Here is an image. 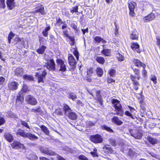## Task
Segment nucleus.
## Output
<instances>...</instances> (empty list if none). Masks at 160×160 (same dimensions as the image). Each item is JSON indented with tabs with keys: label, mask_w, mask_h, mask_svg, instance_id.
I'll return each instance as SVG.
<instances>
[{
	"label": "nucleus",
	"mask_w": 160,
	"mask_h": 160,
	"mask_svg": "<svg viewBox=\"0 0 160 160\" xmlns=\"http://www.w3.org/2000/svg\"><path fill=\"white\" fill-rule=\"evenodd\" d=\"M112 102L113 104L115 110L117 111V112L115 113L114 114L122 116L123 114V112L119 101L117 100L113 99L112 100Z\"/></svg>",
	"instance_id": "nucleus-1"
},
{
	"label": "nucleus",
	"mask_w": 160,
	"mask_h": 160,
	"mask_svg": "<svg viewBox=\"0 0 160 160\" xmlns=\"http://www.w3.org/2000/svg\"><path fill=\"white\" fill-rule=\"evenodd\" d=\"M129 132L132 136L137 139H140L142 135L141 131L138 129H130Z\"/></svg>",
	"instance_id": "nucleus-2"
},
{
	"label": "nucleus",
	"mask_w": 160,
	"mask_h": 160,
	"mask_svg": "<svg viewBox=\"0 0 160 160\" xmlns=\"http://www.w3.org/2000/svg\"><path fill=\"white\" fill-rule=\"evenodd\" d=\"M25 99L27 103L31 105L34 106L36 105L38 103L37 99L32 95H27Z\"/></svg>",
	"instance_id": "nucleus-3"
},
{
	"label": "nucleus",
	"mask_w": 160,
	"mask_h": 160,
	"mask_svg": "<svg viewBox=\"0 0 160 160\" xmlns=\"http://www.w3.org/2000/svg\"><path fill=\"white\" fill-rule=\"evenodd\" d=\"M90 139L92 142L95 143H101L103 140L102 136L98 134L92 135Z\"/></svg>",
	"instance_id": "nucleus-4"
},
{
	"label": "nucleus",
	"mask_w": 160,
	"mask_h": 160,
	"mask_svg": "<svg viewBox=\"0 0 160 160\" xmlns=\"http://www.w3.org/2000/svg\"><path fill=\"white\" fill-rule=\"evenodd\" d=\"M47 74V72L45 70H43L41 74L38 72L36 73L35 76L38 79V83L44 82L43 79L45 78Z\"/></svg>",
	"instance_id": "nucleus-5"
},
{
	"label": "nucleus",
	"mask_w": 160,
	"mask_h": 160,
	"mask_svg": "<svg viewBox=\"0 0 160 160\" xmlns=\"http://www.w3.org/2000/svg\"><path fill=\"white\" fill-rule=\"evenodd\" d=\"M18 83L15 81L9 82L8 83V88L10 90H17L18 87Z\"/></svg>",
	"instance_id": "nucleus-6"
},
{
	"label": "nucleus",
	"mask_w": 160,
	"mask_h": 160,
	"mask_svg": "<svg viewBox=\"0 0 160 160\" xmlns=\"http://www.w3.org/2000/svg\"><path fill=\"white\" fill-rule=\"evenodd\" d=\"M11 146L13 148L15 149H24L25 148L23 144L17 141H14L12 144Z\"/></svg>",
	"instance_id": "nucleus-7"
},
{
	"label": "nucleus",
	"mask_w": 160,
	"mask_h": 160,
	"mask_svg": "<svg viewBox=\"0 0 160 160\" xmlns=\"http://www.w3.org/2000/svg\"><path fill=\"white\" fill-rule=\"evenodd\" d=\"M57 62L60 67L59 71H65L66 70V66L64 62L61 59H58Z\"/></svg>",
	"instance_id": "nucleus-8"
},
{
	"label": "nucleus",
	"mask_w": 160,
	"mask_h": 160,
	"mask_svg": "<svg viewBox=\"0 0 160 160\" xmlns=\"http://www.w3.org/2000/svg\"><path fill=\"white\" fill-rule=\"evenodd\" d=\"M47 68L49 70H55V63L53 59H50L48 61Z\"/></svg>",
	"instance_id": "nucleus-9"
},
{
	"label": "nucleus",
	"mask_w": 160,
	"mask_h": 160,
	"mask_svg": "<svg viewBox=\"0 0 160 160\" xmlns=\"http://www.w3.org/2000/svg\"><path fill=\"white\" fill-rule=\"evenodd\" d=\"M155 16L153 13H151L148 16L143 18V21L145 22H147L153 20L155 18Z\"/></svg>",
	"instance_id": "nucleus-10"
},
{
	"label": "nucleus",
	"mask_w": 160,
	"mask_h": 160,
	"mask_svg": "<svg viewBox=\"0 0 160 160\" xmlns=\"http://www.w3.org/2000/svg\"><path fill=\"white\" fill-rule=\"evenodd\" d=\"M40 151L43 153L50 155H54L55 153L52 151H49L47 148H41L40 149Z\"/></svg>",
	"instance_id": "nucleus-11"
},
{
	"label": "nucleus",
	"mask_w": 160,
	"mask_h": 160,
	"mask_svg": "<svg viewBox=\"0 0 160 160\" xmlns=\"http://www.w3.org/2000/svg\"><path fill=\"white\" fill-rule=\"evenodd\" d=\"M23 70L21 68H18L14 70V75L17 76H21L23 74Z\"/></svg>",
	"instance_id": "nucleus-12"
},
{
	"label": "nucleus",
	"mask_w": 160,
	"mask_h": 160,
	"mask_svg": "<svg viewBox=\"0 0 160 160\" xmlns=\"http://www.w3.org/2000/svg\"><path fill=\"white\" fill-rule=\"evenodd\" d=\"M6 3L9 9L12 10L15 7L14 0H7Z\"/></svg>",
	"instance_id": "nucleus-13"
},
{
	"label": "nucleus",
	"mask_w": 160,
	"mask_h": 160,
	"mask_svg": "<svg viewBox=\"0 0 160 160\" xmlns=\"http://www.w3.org/2000/svg\"><path fill=\"white\" fill-rule=\"evenodd\" d=\"M68 62L69 64L71 66H74L76 63V61L73 56L70 55L68 57Z\"/></svg>",
	"instance_id": "nucleus-14"
},
{
	"label": "nucleus",
	"mask_w": 160,
	"mask_h": 160,
	"mask_svg": "<svg viewBox=\"0 0 160 160\" xmlns=\"http://www.w3.org/2000/svg\"><path fill=\"white\" fill-rule=\"evenodd\" d=\"M112 122L118 125H121L123 122L120 120L118 118L117 116H114L112 118Z\"/></svg>",
	"instance_id": "nucleus-15"
},
{
	"label": "nucleus",
	"mask_w": 160,
	"mask_h": 160,
	"mask_svg": "<svg viewBox=\"0 0 160 160\" xmlns=\"http://www.w3.org/2000/svg\"><path fill=\"white\" fill-rule=\"evenodd\" d=\"M4 136L5 139L10 142H12L13 140V136L9 133H5Z\"/></svg>",
	"instance_id": "nucleus-16"
},
{
	"label": "nucleus",
	"mask_w": 160,
	"mask_h": 160,
	"mask_svg": "<svg viewBox=\"0 0 160 160\" xmlns=\"http://www.w3.org/2000/svg\"><path fill=\"white\" fill-rule=\"evenodd\" d=\"M66 116H67L69 119L73 120H76L77 118V115L76 113L72 112V111L69 112L68 114Z\"/></svg>",
	"instance_id": "nucleus-17"
},
{
	"label": "nucleus",
	"mask_w": 160,
	"mask_h": 160,
	"mask_svg": "<svg viewBox=\"0 0 160 160\" xmlns=\"http://www.w3.org/2000/svg\"><path fill=\"white\" fill-rule=\"evenodd\" d=\"M135 65L138 67H142L144 69L146 67V65L143 63H142L139 60L137 59H135L134 60Z\"/></svg>",
	"instance_id": "nucleus-18"
},
{
	"label": "nucleus",
	"mask_w": 160,
	"mask_h": 160,
	"mask_svg": "<svg viewBox=\"0 0 160 160\" xmlns=\"http://www.w3.org/2000/svg\"><path fill=\"white\" fill-rule=\"evenodd\" d=\"M16 134L17 135L26 138L27 132H25L24 130L21 129H19L17 131Z\"/></svg>",
	"instance_id": "nucleus-19"
},
{
	"label": "nucleus",
	"mask_w": 160,
	"mask_h": 160,
	"mask_svg": "<svg viewBox=\"0 0 160 160\" xmlns=\"http://www.w3.org/2000/svg\"><path fill=\"white\" fill-rule=\"evenodd\" d=\"M26 138H28L31 140L37 139H38V137L37 136L30 132L27 133Z\"/></svg>",
	"instance_id": "nucleus-20"
},
{
	"label": "nucleus",
	"mask_w": 160,
	"mask_h": 160,
	"mask_svg": "<svg viewBox=\"0 0 160 160\" xmlns=\"http://www.w3.org/2000/svg\"><path fill=\"white\" fill-rule=\"evenodd\" d=\"M63 109L64 112V114L66 116L72 111L69 107L66 104L64 105Z\"/></svg>",
	"instance_id": "nucleus-21"
},
{
	"label": "nucleus",
	"mask_w": 160,
	"mask_h": 160,
	"mask_svg": "<svg viewBox=\"0 0 160 160\" xmlns=\"http://www.w3.org/2000/svg\"><path fill=\"white\" fill-rule=\"evenodd\" d=\"M22 78L25 80L34 81V77L31 75L26 74L23 76Z\"/></svg>",
	"instance_id": "nucleus-22"
},
{
	"label": "nucleus",
	"mask_w": 160,
	"mask_h": 160,
	"mask_svg": "<svg viewBox=\"0 0 160 160\" xmlns=\"http://www.w3.org/2000/svg\"><path fill=\"white\" fill-rule=\"evenodd\" d=\"M139 45L137 43H133L131 46V48L133 50H136L138 53H140V51L139 48Z\"/></svg>",
	"instance_id": "nucleus-23"
},
{
	"label": "nucleus",
	"mask_w": 160,
	"mask_h": 160,
	"mask_svg": "<svg viewBox=\"0 0 160 160\" xmlns=\"http://www.w3.org/2000/svg\"><path fill=\"white\" fill-rule=\"evenodd\" d=\"M94 40L97 42L99 43L101 42L102 43H106V41L103 39L101 37L99 36H96L94 38Z\"/></svg>",
	"instance_id": "nucleus-24"
},
{
	"label": "nucleus",
	"mask_w": 160,
	"mask_h": 160,
	"mask_svg": "<svg viewBox=\"0 0 160 160\" xmlns=\"http://www.w3.org/2000/svg\"><path fill=\"white\" fill-rule=\"evenodd\" d=\"M35 13L39 12L42 15H44L45 14V13L44 11V8L42 6H41L40 7H39V8L37 9L34 12Z\"/></svg>",
	"instance_id": "nucleus-25"
},
{
	"label": "nucleus",
	"mask_w": 160,
	"mask_h": 160,
	"mask_svg": "<svg viewBox=\"0 0 160 160\" xmlns=\"http://www.w3.org/2000/svg\"><path fill=\"white\" fill-rule=\"evenodd\" d=\"M46 47L42 45V46L37 50V52L39 54H42L44 52Z\"/></svg>",
	"instance_id": "nucleus-26"
},
{
	"label": "nucleus",
	"mask_w": 160,
	"mask_h": 160,
	"mask_svg": "<svg viewBox=\"0 0 160 160\" xmlns=\"http://www.w3.org/2000/svg\"><path fill=\"white\" fill-rule=\"evenodd\" d=\"M96 60L98 62L101 64H103L105 61L104 58L101 57H97Z\"/></svg>",
	"instance_id": "nucleus-27"
},
{
	"label": "nucleus",
	"mask_w": 160,
	"mask_h": 160,
	"mask_svg": "<svg viewBox=\"0 0 160 160\" xmlns=\"http://www.w3.org/2000/svg\"><path fill=\"white\" fill-rule=\"evenodd\" d=\"M40 128L45 134L48 135H49V131L46 127L44 125H42L41 126Z\"/></svg>",
	"instance_id": "nucleus-28"
},
{
	"label": "nucleus",
	"mask_w": 160,
	"mask_h": 160,
	"mask_svg": "<svg viewBox=\"0 0 160 160\" xmlns=\"http://www.w3.org/2000/svg\"><path fill=\"white\" fill-rule=\"evenodd\" d=\"M149 142L152 144H154L158 143V140L156 138H149L148 139Z\"/></svg>",
	"instance_id": "nucleus-29"
},
{
	"label": "nucleus",
	"mask_w": 160,
	"mask_h": 160,
	"mask_svg": "<svg viewBox=\"0 0 160 160\" xmlns=\"http://www.w3.org/2000/svg\"><path fill=\"white\" fill-rule=\"evenodd\" d=\"M96 71L97 74L98 76L101 77L102 76L103 71L102 68L100 67L98 68Z\"/></svg>",
	"instance_id": "nucleus-30"
},
{
	"label": "nucleus",
	"mask_w": 160,
	"mask_h": 160,
	"mask_svg": "<svg viewBox=\"0 0 160 160\" xmlns=\"http://www.w3.org/2000/svg\"><path fill=\"white\" fill-rule=\"evenodd\" d=\"M31 112H42V110L40 107L36 108H33L31 109L30 110Z\"/></svg>",
	"instance_id": "nucleus-31"
},
{
	"label": "nucleus",
	"mask_w": 160,
	"mask_h": 160,
	"mask_svg": "<svg viewBox=\"0 0 160 160\" xmlns=\"http://www.w3.org/2000/svg\"><path fill=\"white\" fill-rule=\"evenodd\" d=\"M116 56L118 61H124L125 59L124 57L122 54L120 53H118L117 54Z\"/></svg>",
	"instance_id": "nucleus-32"
},
{
	"label": "nucleus",
	"mask_w": 160,
	"mask_h": 160,
	"mask_svg": "<svg viewBox=\"0 0 160 160\" xmlns=\"http://www.w3.org/2000/svg\"><path fill=\"white\" fill-rule=\"evenodd\" d=\"M102 52L105 56H109L110 53V51L109 49H103L102 51Z\"/></svg>",
	"instance_id": "nucleus-33"
},
{
	"label": "nucleus",
	"mask_w": 160,
	"mask_h": 160,
	"mask_svg": "<svg viewBox=\"0 0 160 160\" xmlns=\"http://www.w3.org/2000/svg\"><path fill=\"white\" fill-rule=\"evenodd\" d=\"M68 98H69L72 99L73 100H74L75 99L77 98V96L74 93H71L69 94Z\"/></svg>",
	"instance_id": "nucleus-34"
},
{
	"label": "nucleus",
	"mask_w": 160,
	"mask_h": 160,
	"mask_svg": "<svg viewBox=\"0 0 160 160\" xmlns=\"http://www.w3.org/2000/svg\"><path fill=\"white\" fill-rule=\"evenodd\" d=\"M128 7L129 10L134 11L135 8L134 4L132 2H128Z\"/></svg>",
	"instance_id": "nucleus-35"
},
{
	"label": "nucleus",
	"mask_w": 160,
	"mask_h": 160,
	"mask_svg": "<svg viewBox=\"0 0 160 160\" xmlns=\"http://www.w3.org/2000/svg\"><path fill=\"white\" fill-rule=\"evenodd\" d=\"M14 34L13 33V32H11L8 36V40L9 43H10L11 39L12 38L14 37Z\"/></svg>",
	"instance_id": "nucleus-36"
},
{
	"label": "nucleus",
	"mask_w": 160,
	"mask_h": 160,
	"mask_svg": "<svg viewBox=\"0 0 160 160\" xmlns=\"http://www.w3.org/2000/svg\"><path fill=\"white\" fill-rule=\"evenodd\" d=\"M23 98L22 96L19 95V96H18L16 100V103H18V102H19L20 103H21V102L23 101Z\"/></svg>",
	"instance_id": "nucleus-37"
},
{
	"label": "nucleus",
	"mask_w": 160,
	"mask_h": 160,
	"mask_svg": "<svg viewBox=\"0 0 160 160\" xmlns=\"http://www.w3.org/2000/svg\"><path fill=\"white\" fill-rule=\"evenodd\" d=\"M133 84L134 89L136 90H138V86L139 85L138 82L137 81H134V82H133Z\"/></svg>",
	"instance_id": "nucleus-38"
},
{
	"label": "nucleus",
	"mask_w": 160,
	"mask_h": 160,
	"mask_svg": "<svg viewBox=\"0 0 160 160\" xmlns=\"http://www.w3.org/2000/svg\"><path fill=\"white\" fill-rule=\"evenodd\" d=\"M131 38L132 39H137L138 38V36L134 32H132L130 36Z\"/></svg>",
	"instance_id": "nucleus-39"
},
{
	"label": "nucleus",
	"mask_w": 160,
	"mask_h": 160,
	"mask_svg": "<svg viewBox=\"0 0 160 160\" xmlns=\"http://www.w3.org/2000/svg\"><path fill=\"white\" fill-rule=\"evenodd\" d=\"M56 114L58 115H62V110L60 108H58L57 109H56L55 111Z\"/></svg>",
	"instance_id": "nucleus-40"
},
{
	"label": "nucleus",
	"mask_w": 160,
	"mask_h": 160,
	"mask_svg": "<svg viewBox=\"0 0 160 160\" xmlns=\"http://www.w3.org/2000/svg\"><path fill=\"white\" fill-rule=\"evenodd\" d=\"M7 116L8 117H11L12 118H14L15 117V116L14 114L13 113L10 111L8 112H7Z\"/></svg>",
	"instance_id": "nucleus-41"
},
{
	"label": "nucleus",
	"mask_w": 160,
	"mask_h": 160,
	"mask_svg": "<svg viewBox=\"0 0 160 160\" xmlns=\"http://www.w3.org/2000/svg\"><path fill=\"white\" fill-rule=\"evenodd\" d=\"M133 70L135 74L137 75V79L138 80H139L140 79V72L139 71V70L135 68L134 69H133Z\"/></svg>",
	"instance_id": "nucleus-42"
},
{
	"label": "nucleus",
	"mask_w": 160,
	"mask_h": 160,
	"mask_svg": "<svg viewBox=\"0 0 160 160\" xmlns=\"http://www.w3.org/2000/svg\"><path fill=\"white\" fill-rule=\"evenodd\" d=\"M20 122L22 125L24 126L26 128L29 129L30 128L29 126L28 125L27 122L25 121L21 120L20 121Z\"/></svg>",
	"instance_id": "nucleus-43"
},
{
	"label": "nucleus",
	"mask_w": 160,
	"mask_h": 160,
	"mask_svg": "<svg viewBox=\"0 0 160 160\" xmlns=\"http://www.w3.org/2000/svg\"><path fill=\"white\" fill-rule=\"evenodd\" d=\"M78 6H76L73 7H72L70 10V12L73 13L74 12H78Z\"/></svg>",
	"instance_id": "nucleus-44"
},
{
	"label": "nucleus",
	"mask_w": 160,
	"mask_h": 160,
	"mask_svg": "<svg viewBox=\"0 0 160 160\" xmlns=\"http://www.w3.org/2000/svg\"><path fill=\"white\" fill-rule=\"evenodd\" d=\"M93 68H90L87 70V75L89 76H92L91 74L93 73Z\"/></svg>",
	"instance_id": "nucleus-45"
},
{
	"label": "nucleus",
	"mask_w": 160,
	"mask_h": 160,
	"mask_svg": "<svg viewBox=\"0 0 160 160\" xmlns=\"http://www.w3.org/2000/svg\"><path fill=\"white\" fill-rule=\"evenodd\" d=\"M0 7L3 8L5 7V0H0Z\"/></svg>",
	"instance_id": "nucleus-46"
},
{
	"label": "nucleus",
	"mask_w": 160,
	"mask_h": 160,
	"mask_svg": "<svg viewBox=\"0 0 160 160\" xmlns=\"http://www.w3.org/2000/svg\"><path fill=\"white\" fill-rule=\"evenodd\" d=\"M28 88V87L26 85L23 84L22 90L24 92L26 93L29 91Z\"/></svg>",
	"instance_id": "nucleus-47"
},
{
	"label": "nucleus",
	"mask_w": 160,
	"mask_h": 160,
	"mask_svg": "<svg viewBox=\"0 0 160 160\" xmlns=\"http://www.w3.org/2000/svg\"><path fill=\"white\" fill-rule=\"evenodd\" d=\"M78 158L80 160H88V158L84 155H81L78 157Z\"/></svg>",
	"instance_id": "nucleus-48"
},
{
	"label": "nucleus",
	"mask_w": 160,
	"mask_h": 160,
	"mask_svg": "<svg viewBox=\"0 0 160 160\" xmlns=\"http://www.w3.org/2000/svg\"><path fill=\"white\" fill-rule=\"evenodd\" d=\"M109 142L112 146H115L117 145L115 140L113 139H111L109 140Z\"/></svg>",
	"instance_id": "nucleus-49"
},
{
	"label": "nucleus",
	"mask_w": 160,
	"mask_h": 160,
	"mask_svg": "<svg viewBox=\"0 0 160 160\" xmlns=\"http://www.w3.org/2000/svg\"><path fill=\"white\" fill-rule=\"evenodd\" d=\"M116 71L114 69H111L109 72V75L112 77H113L114 76Z\"/></svg>",
	"instance_id": "nucleus-50"
},
{
	"label": "nucleus",
	"mask_w": 160,
	"mask_h": 160,
	"mask_svg": "<svg viewBox=\"0 0 160 160\" xmlns=\"http://www.w3.org/2000/svg\"><path fill=\"white\" fill-rule=\"evenodd\" d=\"M151 80L154 83H156L157 82V78L154 75H152L151 76Z\"/></svg>",
	"instance_id": "nucleus-51"
},
{
	"label": "nucleus",
	"mask_w": 160,
	"mask_h": 160,
	"mask_svg": "<svg viewBox=\"0 0 160 160\" xmlns=\"http://www.w3.org/2000/svg\"><path fill=\"white\" fill-rule=\"evenodd\" d=\"M103 127L104 129L110 132H113V130L109 127H108L106 126H103Z\"/></svg>",
	"instance_id": "nucleus-52"
},
{
	"label": "nucleus",
	"mask_w": 160,
	"mask_h": 160,
	"mask_svg": "<svg viewBox=\"0 0 160 160\" xmlns=\"http://www.w3.org/2000/svg\"><path fill=\"white\" fill-rule=\"evenodd\" d=\"M73 54L76 56L77 60H78L79 56H78V52L77 50H75L73 52Z\"/></svg>",
	"instance_id": "nucleus-53"
},
{
	"label": "nucleus",
	"mask_w": 160,
	"mask_h": 160,
	"mask_svg": "<svg viewBox=\"0 0 160 160\" xmlns=\"http://www.w3.org/2000/svg\"><path fill=\"white\" fill-rule=\"evenodd\" d=\"M68 32L67 30H64L63 31V35L66 37H69V35L68 33Z\"/></svg>",
	"instance_id": "nucleus-54"
},
{
	"label": "nucleus",
	"mask_w": 160,
	"mask_h": 160,
	"mask_svg": "<svg viewBox=\"0 0 160 160\" xmlns=\"http://www.w3.org/2000/svg\"><path fill=\"white\" fill-rule=\"evenodd\" d=\"M5 122V121L4 119L2 117L0 118V125H1L2 124L4 123Z\"/></svg>",
	"instance_id": "nucleus-55"
},
{
	"label": "nucleus",
	"mask_w": 160,
	"mask_h": 160,
	"mask_svg": "<svg viewBox=\"0 0 160 160\" xmlns=\"http://www.w3.org/2000/svg\"><path fill=\"white\" fill-rule=\"evenodd\" d=\"M156 43L160 49V38H157Z\"/></svg>",
	"instance_id": "nucleus-56"
},
{
	"label": "nucleus",
	"mask_w": 160,
	"mask_h": 160,
	"mask_svg": "<svg viewBox=\"0 0 160 160\" xmlns=\"http://www.w3.org/2000/svg\"><path fill=\"white\" fill-rule=\"evenodd\" d=\"M87 81L89 82H92L94 80V78L91 77H87Z\"/></svg>",
	"instance_id": "nucleus-57"
},
{
	"label": "nucleus",
	"mask_w": 160,
	"mask_h": 160,
	"mask_svg": "<svg viewBox=\"0 0 160 160\" xmlns=\"http://www.w3.org/2000/svg\"><path fill=\"white\" fill-rule=\"evenodd\" d=\"M125 114L128 116H130V117L132 118L133 119H134V118L133 117V116H132V115L131 114V113L128 111H126L125 112Z\"/></svg>",
	"instance_id": "nucleus-58"
},
{
	"label": "nucleus",
	"mask_w": 160,
	"mask_h": 160,
	"mask_svg": "<svg viewBox=\"0 0 160 160\" xmlns=\"http://www.w3.org/2000/svg\"><path fill=\"white\" fill-rule=\"evenodd\" d=\"M103 149L109 152H110L112 150L111 148L110 147H104Z\"/></svg>",
	"instance_id": "nucleus-59"
},
{
	"label": "nucleus",
	"mask_w": 160,
	"mask_h": 160,
	"mask_svg": "<svg viewBox=\"0 0 160 160\" xmlns=\"http://www.w3.org/2000/svg\"><path fill=\"white\" fill-rule=\"evenodd\" d=\"M5 78L2 77H0V84H2L5 81Z\"/></svg>",
	"instance_id": "nucleus-60"
},
{
	"label": "nucleus",
	"mask_w": 160,
	"mask_h": 160,
	"mask_svg": "<svg viewBox=\"0 0 160 160\" xmlns=\"http://www.w3.org/2000/svg\"><path fill=\"white\" fill-rule=\"evenodd\" d=\"M90 154L93 157H98V153L94 152H91Z\"/></svg>",
	"instance_id": "nucleus-61"
},
{
	"label": "nucleus",
	"mask_w": 160,
	"mask_h": 160,
	"mask_svg": "<svg viewBox=\"0 0 160 160\" xmlns=\"http://www.w3.org/2000/svg\"><path fill=\"white\" fill-rule=\"evenodd\" d=\"M149 154H150L152 157L154 158H156L157 155L156 154H154L152 152H150L149 151H148L147 152Z\"/></svg>",
	"instance_id": "nucleus-62"
},
{
	"label": "nucleus",
	"mask_w": 160,
	"mask_h": 160,
	"mask_svg": "<svg viewBox=\"0 0 160 160\" xmlns=\"http://www.w3.org/2000/svg\"><path fill=\"white\" fill-rule=\"evenodd\" d=\"M57 22L59 23V25L63 24L64 23V22H63L62 20L60 18H59L58 20H57Z\"/></svg>",
	"instance_id": "nucleus-63"
},
{
	"label": "nucleus",
	"mask_w": 160,
	"mask_h": 160,
	"mask_svg": "<svg viewBox=\"0 0 160 160\" xmlns=\"http://www.w3.org/2000/svg\"><path fill=\"white\" fill-rule=\"evenodd\" d=\"M77 104L80 106H82L83 105V104L80 100H78L77 102Z\"/></svg>",
	"instance_id": "nucleus-64"
}]
</instances>
